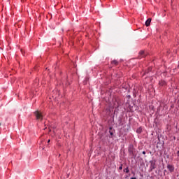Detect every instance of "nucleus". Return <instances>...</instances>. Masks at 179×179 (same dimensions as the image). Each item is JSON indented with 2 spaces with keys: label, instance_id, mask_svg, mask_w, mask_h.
<instances>
[{
  "label": "nucleus",
  "instance_id": "1",
  "mask_svg": "<svg viewBox=\"0 0 179 179\" xmlns=\"http://www.w3.org/2000/svg\"><path fill=\"white\" fill-rule=\"evenodd\" d=\"M34 115L36 120H38L39 121L43 120V113H41V112L36 110L34 112Z\"/></svg>",
  "mask_w": 179,
  "mask_h": 179
},
{
  "label": "nucleus",
  "instance_id": "2",
  "mask_svg": "<svg viewBox=\"0 0 179 179\" xmlns=\"http://www.w3.org/2000/svg\"><path fill=\"white\" fill-rule=\"evenodd\" d=\"M150 171H153L155 169H156V161H150Z\"/></svg>",
  "mask_w": 179,
  "mask_h": 179
},
{
  "label": "nucleus",
  "instance_id": "3",
  "mask_svg": "<svg viewBox=\"0 0 179 179\" xmlns=\"http://www.w3.org/2000/svg\"><path fill=\"white\" fill-rule=\"evenodd\" d=\"M146 55H148V53L145 52V51H143V50H141L138 53V58L140 59H141V58H145V57H146Z\"/></svg>",
  "mask_w": 179,
  "mask_h": 179
},
{
  "label": "nucleus",
  "instance_id": "4",
  "mask_svg": "<svg viewBox=\"0 0 179 179\" xmlns=\"http://www.w3.org/2000/svg\"><path fill=\"white\" fill-rule=\"evenodd\" d=\"M167 169L170 171L171 173H173V171H174V166H173V165L168 164Z\"/></svg>",
  "mask_w": 179,
  "mask_h": 179
},
{
  "label": "nucleus",
  "instance_id": "5",
  "mask_svg": "<svg viewBox=\"0 0 179 179\" xmlns=\"http://www.w3.org/2000/svg\"><path fill=\"white\" fill-rule=\"evenodd\" d=\"M150 22H152V19L151 18H148L146 22H145V26L148 27L149 26H150Z\"/></svg>",
  "mask_w": 179,
  "mask_h": 179
},
{
  "label": "nucleus",
  "instance_id": "6",
  "mask_svg": "<svg viewBox=\"0 0 179 179\" xmlns=\"http://www.w3.org/2000/svg\"><path fill=\"white\" fill-rule=\"evenodd\" d=\"M112 65H115V66H117V65H118V62L117 60H113L111 62Z\"/></svg>",
  "mask_w": 179,
  "mask_h": 179
},
{
  "label": "nucleus",
  "instance_id": "7",
  "mask_svg": "<svg viewBox=\"0 0 179 179\" xmlns=\"http://www.w3.org/2000/svg\"><path fill=\"white\" fill-rule=\"evenodd\" d=\"M159 85L161 86H166V81H164V80L159 81Z\"/></svg>",
  "mask_w": 179,
  "mask_h": 179
},
{
  "label": "nucleus",
  "instance_id": "8",
  "mask_svg": "<svg viewBox=\"0 0 179 179\" xmlns=\"http://www.w3.org/2000/svg\"><path fill=\"white\" fill-rule=\"evenodd\" d=\"M136 132H137L138 134H141V132H142V129H141V128L138 129L137 131H136Z\"/></svg>",
  "mask_w": 179,
  "mask_h": 179
},
{
  "label": "nucleus",
  "instance_id": "9",
  "mask_svg": "<svg viewBox=\"0 0 179 179\" xmlns=\"http://www.w3.org/2000/svg\"><path fill=\"white\" fill-rule=\"evenodd\" d=\"M124 172H125V173H129V169H128V167H127L126 169H124Z\"/></svg>",
  "mask_w": 179,
  "mask_h": 179
},
{
  "label": "nucleus",
  "instance_id": "10",
  "mask_svg": "<svg viewBox=\"0 0 179 179\" xmlns=\"http://www.w3.org/2000/svg\"><path fill=\"white\" fill-rule=\"evenodd\" d=\"M119 170H122V164L119 167Z\"/></svg>",
  "mask_w": 179,
  "mask_h": 179
},
{
  "label": "nucleus",
  "instance_id": "11",
  "mask_svg": "<svg viewBox=\"0 0 179 179\" xmlns=\"http://www.w3.org/2000/svg\"><path fill=\"white\" fill-rule=\"evenodd\" d=\"M110 132V135H111V136H113L114 134H113V132H111V131H109Z\"/></svg>",
  "mask_w": 179,
  "mask_h": 179
},
{
  "label": "nucleus",
  "instance_id": "12",
  "mask_svg": "<svg viewBox=\"0 0 179 179\" xmlns=\"http://www.w3.org/2000/svg\"><path fill=\"white\" fill-rule=\"evenodd\" d=\"M143 155H146V152L143 151Z\"/></svg>",
  "mask_w": 179,
  "mask_h": 179
},
{
  "label": "nucleus",
  "instance_id": "13",
  "mask_svg": "<svg viewBox=\"0 0 179 179\" xmlns=\"http://www.w3.org/2000/svg\"><path fill=\"white\" fill-rule=\"evenodd\" d=\"M50 141H51L50 140H48V143H50Z\"/></svg>",
  "mask_w": 179,
  "mask_h": 179
},
{
  "label": "nucleus",
  "instance_id": "14",
  "mask_svg": "<svg viewBox=\"0 0 179 179\" xmlns=\"http://www.w3.org/2000/svg\"><path fill=\"white\" fill-rule=\"evenodd\" d=\"M131 179H136V178H131Z\"/></svg>",
  "mask_w": 179,
  "mask_h": 179
},
{
  "label": "nucleus",
  "instance_id": "15",
  "mask_svg": "<svg viewBox=\"0 0 179 179\" xmlns=\"http://www.w3.org/2000/svg\"><path fill=\"white\" fill-rule=\"evenodd\" d=\"M110 129H112V128L110 127Z\"/></svg>",
  "mask_w": 179,
  "mask_h": 179
},
{
  "label": "nucleus",
  "instance_id": "16",
  "mask_svg": "<svg viewBox=\"0 0 179 179\" xmlns=\"http://www.w3.org/2000/svg\"><path fill=\"white\" fill-rule=\"evenodd\" d=\"M0 125H1V123H0Z\"/></svg>",
  "mask_w": 179,
  "mask_h": 179
}]
</instances>
